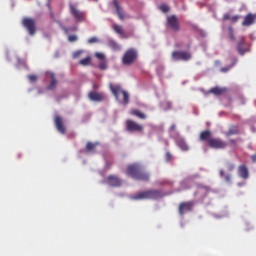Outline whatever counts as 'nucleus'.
I'll return each mask as SVG.
<instances>
[{
	"instance_id": "c03bdc74",
	"label": "nucleus",
	"mask_w": 256,
	"mask_h": 256,
	"mask_svg": "<svg viewBox=\"0 0 256 256\" xmlns=\"http://www.w3.org/2000/svg\"><path fill=\"white\" fill-rule=\"evenodd\" d=\"M230 143H235V140H230Z\"/></svg>"
},
{
	"instance_id": "20e7f679",
	"label": "nucleus",
	"mask_w": 256,
	"mask_h": 256,
	"mask_svg": "<svg viewBox=\"0 0 256 256\" xmlns=\"http://www.w3.org/2000/svg\"><path fill=\"white\" fill-rule=\"evenodd\" d=\"M22 25H23V27H25V29H27L29 35H31V36L35 35V33L37 31V25L35 23V19L27 18V17L23 18Z\"/></svg>"
},
{
	"instance_id": "c85d7f7f",
	"label": "nucleus",
	"mask_w": 256,
	"mask_h": 256,
	"mask_svg": "<svg viewBox=\"0 0 256 256\" xmlns=\"http://www.w3.org/2000/svg\"><path fill=\"white\" fill-rule=\"evenodd\" d=\"M172 160H173V155L171 154V152H166V154H165V161H167V163H169Z\"/></svg>"
},
{
	"instance_id": "7c9ffc66",
	"label": "nucleus",
	"mask_w": 256,
	"mask_h": 256,
	"mask_svg": "<svg viewBox=\"0 0 256 256\" xmlns=\"http://www.w3.org/2000/svg\"><path fill=\"white\" fill-rule=\"evenodd\" d=\"M160 11H162V13H169V6L162 4L160 6Z\"/></svg>"
},
{
	"instance_id": "39448f33",
	"label": "nucleus",
	"mask_w": 256,
	"mask_h": 256,
	"mask_svg": "<svg viewBox=\"0 0 256 256\" xmlns=\"http://www.w3.org/2000/svg\"><path fill=\"white\" fill-rule=\"evenodd\" d=\"M172 59L174 61H189L191 59V53L187 51H174L172 53Z\"/></svg>"
},
{
	"instance_id": "f704fd0d",
	"label": "nucleus",
	"mask_w": 256,
	"mask_h": 256,
	"mask_svg": "<svg viewBox=\"0 0 256 256\" xmlns=\"http://www.w3.org/2000/svg\"><path fill=\"white\" fill-rule=\"evenodd\" d=\"M229 37L232 41H235V34H233V28H229Z\"/></svg>"
},
{
	"instance_id": "c9c22d12",
	"label": "nucleus",
	"mask_w": 256,
	"mask_h": 256,
	"mask_svg": "<svg viewBox=\"0 0 256 256\" xmlns=\"http://www.w3.org/2000/svg\"><path fill=\"white\" fill-rule=\"evenodd\" d=\"M230 19H231L232 23H237V21H239V16L236 15V16L231 17Z\"/></svg>"
},
{
	"instance_id": "f8f14e48",
	"label": "nucleus",
	"mask_w": 256,
	"mask_h": 256,
	"mask_svg": "<svg viewBox=\"0 0 256 256\" xmlns=\"http://www.w3.org/2000/svg\"><path fill=\"white\" fill-rule=\"evenodd\" d=\"M54 123L57 131H59V133H61L62 135H65L67 130L65 129V125L63 124V118H61V116L59 115H56L54 118Z\"/></svg>"
},
{
	"instance_id": "5701e85b",
	"label": "nucleus",
	"mask_w": 256,
	"mask_h": 256,
	"mask_svg": "<svg viewBox=\"0 0 256 256\" xmlns=\"http://www.w3.org/2000/svg\"><path fill=\"white\" fill-rule=\"evenodd\" d=\"M231 135H239V127H230V129L226 132V137H231Z\"/></svg>"
},
{
	"instance_id": "a878e982",
	"label": "nucleus",
	"mask_w": 256,
	"mask_h": 256,
	"mask_svg": "<svg viewBox=\"0 0 256 256\" xmlns=\"http://www.w3.org/2000/svg\"><path fill=\"white\" fill-rule=\"evenodd\" d=\"M91 61H92L91 56H87L86 58L81 59L79 61V65H81L82 67H89V65H91Z\"/></svg>"
},
{
	"instance_id": "9b49d317",
	"label": "nucleus",
	"mask_w": 256,
	"mask_h": 256,
	"mask_svg": "<svg viewBox=\"0 0 256 256\" xmlns=\"http://www.w3.org/2000/svg\"><path fill=\"white\" fill-rule=\"evenodd\" d=\"M88 99L96 103H101V101H105V94L99 93L97 91H91L88 94Z\"/></svg>"
},
{
	"instance_id": "ea45409f",
	"label": "nucleus",
	"mask_w": 256,
	"mask_h": 256,
	"mask_svg": "<svg viewBox=\"0 0 256 256\" xmlns=\"http://www.w3.org/2000/svg\"><path fill=\"white\" fill-rule=\"evenodd\" d=\"M176 125L175 124H172L171 126H170V131H175V129H176Z\"/></svg>"
},
{
	"instance_id": "a19ab883",
	"label": "nucleus",
	"mask_w": 256,
	"mask_h": 256,
	"mask_svg": "<svg viewBox=\"0 0 256 256\" xmlns=\"http://www.w3.org/2000/svg\"><path fill=\"white\" fill-rule=\"evenodd\" d=\"M93 89L94 91H97V89H99V86L97 84H93Z\"/></svg>"
},
{
	"instance_id": "9d476101",
	"label": "nucleus",
	"mask_w": 256,
	"mask_h": 256,
	"mask_svg": "<svg viewBox=\"0 0 256 256\" xmlns=\"http://www.w3.org/2000/svg\"><path fill=\"white\" fill-rule=\"evenodd\" d=\"M167 23L172 31H179L181 29L179 26V19L175 15L168 17Z\"/></svg>"
},
{
	"instance_id": "aec40b11",
	"label": "nucleus",
	"mask_w": 256,
	"mask_h": 256,
	"mask_svg": "<svg viewBox=\"0 0 256 256\" xmlns=\"http://www.w3.org/2000/svg\"><path fill=\"white\" fill-rule=\"evenodd\" d=\"M211 131L205 130L200 133V141H207L209 143V140H211Z\"/></svg>"
},
{
	"instance_id": "58836bf2",
	"label": "nucleus",
	"mask_w": 256,
	"mask_h": 256,
	"mask_svg": "<svg viewBox=\"0 0 256 256\" xmlns=\"http://www.w3.org/2000/svg\"><path fill=\"white\" fill-rule=\"evenodd\" d=\"M250 159L252 160V163H256V154L251 155Z\"/></svg>"
},
{
	"instance_id": "a211bd4d",
	"label": "nucleus",
	"mask_w": 256,
	"mask_h": 256,
	"mask_svg": "<svg viewBox=\"0 0 256 256\" xmlns=\"http://www.w3.org/2000/svg\"><path fill=\"white\" fill-rule=\"evenodd\" d=\"M51 81L49 83V85L47 86L48 91H53V89H55V87H57V78L55 77V73H49L48 74Z\"/></svg>"
},
{
	"instance_id": "bb28decb",
	"label": "nucleus",
	"mask_w": 256,
	"mask_h": 256,
	"mask_svg": "<svg viewBox=\"0 0 256 256\" xmlns=\"http://www.w3.org/2000/svg\"><path fill=\"white\" fill-rule=\"evenodd\" d=\"M109 46L111 47V49H113V51H120L121 50V46L115 41H111L109 43Z\"/></svg>"
},
{
	"instance_id": "412c9836",
	"label": "nucleus",
	"mask_w": 256,
	"mask_h": 256,
	"mask_svg": "<svg viewBox=\"0 0 256 256\" xmlns=\"http://www.w3.org/2000/svg\"><path fill=\"white\" fill-rule=\"evenodd\" d=\"M112 29L117 33L118 35H121L122 37H125V30L123 29V26L119 24H113Z\"/></svg>"
},
{
	"instance_id": "473e14b6",
	"label": "nucleus",
	"mask_w": 256,
	"mask_h": 256,
	"mask_svg": "<svg viewBox=\"0 0 256 256\" xmlns=\"http://www.w3.org/2000/svg\"><path fill=\"white\" fill-rule=\"evenodd\" d=\"M28 79H29L30 83H35V81H37V75L31 74L28 76Z\"/></svg>"
},
{
	"instance_id": "4c0bfd02",
	"label": "nucleus",
	"mask_w": 256,
	"mask_h": 256,
	"mask_svg": "<svg viewBox=\"0 0 256 256\" xmlns=\"http://www.w3.org/2000/svg\"><path fill=\"white\" fill-rule=\"evenodd\" d=\"M223 19H224V21H229V19H231V15L225 14Z\"/></svg>"
},
{
	"instance_id": "4468645a",
	"label": "nucleus",
	"mask_w": 256,
	"mask_h": 256,
	"mask_svg": "<svg viewBox=\"0 0 256 256\" xmlns=\"http://www.w3.org/2000/svg\"><path fill=\"white\" fill-rule=\"evenodd\" d=\"M256 20V14L249 13L244 17V20L242 22L243 27H250V25H253Z\"/></svg>"
},
{
	"instance_id": "423d86ee",
	"label": "nucleus",
	"mask_w": 256,
	"mask_h": 256,
	"mask_svg": "<svg viewBox=\"0 0 256 256\" xmlns=\"http://www.w3.org/2000/svg\"><path fill=\"white\" fill-rule=\"evenodd\" d=\"M126 130L129 131L130 133H134L135 131L141 133V131H143V125H140L139 123L133 120H127Z\"/></svg>"
},
{
	"instance_id": "0eeeda50",
	"label": "nucleus",
	"mask_w": 256,
	"mask_h": 256,
	"mask_svg": "<svg viewBox=\"0 0 256 256\" xmlns=\"http://www.w3.org/2000/svg\"><path fill=\"white\" fill-rule=\"evenodd\" d=\"M106 185L109 187H121L123 185V180L116 175H110L105 179Z\"/></svg>"
},
{
	"instance_id": "37998d69",
	"label": "nucleus",
	"mask_w": 256,
	"mask_h": 256,
	"mask_svg": "<svg viewBox=\"0 0 256 256\" xmlns=\"http://www.w3.org/2000/svg\"><path fill=\"white\" fill-rule=\"evenodd\" d=\"M148 193H157V191H148Z\"/></svg>"
},
{
	"instance_id": "f257e3e1",
	"label": "nucleus",
	"mask_w": 256,
	"mask_h": 256,
	"mask_svg": "<svg viewBox=\"0 0 256 256\" xmlns=\"http://www.w3.org/2000/svg\"><path fill=\"white\" fill-rule=\"evenodd\" d=\"M127 175L138 181H149V175L143 171V167L139 164H131L127 167Z\"/></svg>"
},
{
	"instance_id": "4be33fe9",
	"label": "nucleus",
	"mask_w": 256,
	"mask_h": 256,
	"mask_svg": "<svg viewBox=\"0 0 256 256\" xmlns=\"http://www.w3.org/2000/svg\"><path fill=\"white\" fill-rule=\"evenodd\" d=\"M177 145L182 151H189V146L187 145V142H185V140L178 139Z\"/></svg>"
},
{
	"instance_id": "2eb2a0df",
	"label": "nucleus",
	"mask_w": 256,
	"mask_h": 256,
	"mask_svg": "<svg viewBox=\"0 0 256 256\" xmlns=\"http://www.w3.org/2000/svg\"><path fill=\"white\" fill-rule=\"evenodd\" d=\"M245 46V37L242 36L237 43V51L239 55H245L247 51H249L247 48H245Z\"/></svg>"
},
{
	"instance_id": "f3484780",
	"label": "nucleus",
	"mask_w": 256,
	"mask_h": 256,
	"mask_svg": "<svg viewBox=\"0 0 256 256\" xmlns=\"http://www.w3.org/2000/svg\"><path fill=\"white\" fill-rule=\"evenodd\" d=\"M113 5L116 9V13H117L120 21H123L125 19V14L123 13L121 6H119V2L117 0H113Z\"/></svg>"
},
{
	"instance_id": "1a4fd4ad",
	"label": "nucleus",
	"mask_w": 256,
	"mask_h": 256,
	"mask_svg": "<svg viewBox=\"0 0 256 256\" xmlns=\"http://www.w3.org/2000/svg\"><path fill=\"white\" fill-rule=\"evenodd\" d=\"M69 7H70V13L71 15L74 16V19H76V21H83V19H85V13L77 9L75 4L70 3Z\"/></svg>"
},
{
	"instance_id": "6e6552de",
	"label": "nucleus",
	"mask_w": 256,
	"mask_h": 256,
	"mask_svg": "<svg viewBox=\"0 0 256 256\" xmlns=\"http://www.w3.org/2000/svg\"><path fill=\"white\" fill-rule=\"evenodd\" d=\"M208 145L211 149H225V147H227V143L219 138L208 140Z\"/></svg>"
},
{
	"instance_id": "f03ea898",
	"label": "nucleus",
	"mask_w": 256,
	"mask_h": 256,
	"mask_svg": "<svg viewBox=\"0 0 256 256\" xmlns=\"http://www.w3.org/2000/svg\"><path fill=\"white\" fill-rule=\"evenodd\" d=\"M109 87L117 101H122L123 105H129V92L123 90L119 84H110Z\"/></svg>"
},
{
	"instance_id": "7ed1b4c3",
	"label": "nucleus",
	"mask_w": 256,
	"mask_h": 256,
	"mask_svg": "<svg viewBox=\"0 0 256 256\" xmlns=\"http://www.w3.org/2000/svg\"><path fill=\"white\" fill-rule=\"evenodd\" d=\"M137 57V50L130 48L124 53L122 57V63L123 65H133V63L137 61Z\"/></svg>"
},
{
	"instance_id": "ddd939ff",
	"label": "nucleus",
	"mask_w": 256,
	"mask_h": 256,
	"mask_svg": "<svg viewBox=\"0 0 256 256\" xmlns=\"http://www.w3.org/2000/svg\"><path fill=\"white\" fill-rule=\"evenodd\" d=\"M95 58L100 61L98 64L99 69L101 71H105V69H107V59H105V54L101 52H96Z\"/></svg>"
},
{
	"instance_id": "6ab92c4d",
	"label": "nucleus",
	"mask_w": 256,
	"mask_h": 256,
	"mask_svg": "<svg viewBox=\"0 0 256 256\" xmlns=\"http://www.w3.org/2000/svg\"><path fill=\"white\" fill-rule=\"evenodd\" d=\"M220 177L227 183L228 185H231L233 183V175L231 174H225L224 170H220Z\"/></svg>"
},
{
	"instance_id": "dca6fc26",
	"label": "nucleus",
	"mask_w": 256,
	"mask_h": 256,
	"mask_svg": "<svg viewBox=\"0 0 256 256\" xmlns=\"http://www.w3.org/2000/svg\"><path fill=\"white\" fill-rule=\"evenodd\" d=\"M238 175L242 179H249V168L245 164L238 167Z\"/></svg>"
},
{
	"instance_id": "e433bc0d",
	"label": "nucleus",
	"mask_w": 256,
	"mask_h": 256,
	"mask_svg": "<svg viewBox=\"0 0 256 256\" xmlns=\"http://www.w3.org/2000/svg\"><path fill=\"white\" fill-rule=\"evenodd\" d=\"M97 41H99V39L92 37L88 40V43H97Z\"/></svg>"
},
{
	"instance_id": "c756f323",
	"label": "nucleus",
	"mask_w": 256,
	"mask_h": 256,
	"mask_svg": "<svg viewBox=\"0 0 256 256\" xmlns=\"http://www.w3.org/2000/svg\"><path fill=\"white\" fill-rule=\"evenodd\" d=\"M81 55H83V50H78L73 53V59H79V57H81Z\"/></svg>"
},
{
	"instance_id": "cd10ccee",
	"label": "nucleus",
	"mask_w": 256,
	"mask_h": 256,
	"mask_svg": "<svg viewBox=\"0 0 256 256\" xmlns=\"http://www.w3.org/2000/svg\"><path fill=\"white\" fill-rule=\"evenodd\" d=\"M236 63H237V59L230 66L221 68V72L222 73H227V71H229V69L235 67Z\"/></svg>"
},
{
	"instance_id": "393cba45",
	"label": "nucleus",
	"mask_w": 256,
	"mask_h": 256,
	"mask_svg": "<svg viewBox=\"0 0 256 256\" xmlns=\"http://www.w3.org/2000/svg\"><path fill=\"white\" fill-rule=\"evenodd\" d=\"M131 115L138 117V119H147V115H145V113H143L137 109L131 110Z\"/></svg>"
},
{
	"instance_id": "2f4dec72",
	"label": "nucleus",
	"mask_w": 256,
	"mask_h": 256,
	"mask_svg": "<svg viewBox=\"0 0 256 256\" xmlns=\"http://www.w3.org/2000/svg\"><path fill=\"white\" fill-rule=\"evenodd\" d=\"M95 147H96V145L91 142H88L86 145L87 151H93V149H95Z\"/></svg>"
},
{
	"instance_id": "b1692460",
	"label": "nucleus",
	"mask_w": 256,
	"mask_h": 256,
	"mask_svg": "<svg viewBox=\"0 0 256 256\" xmlns=\"http://www.w3.org/2000/svg\"><path fill=\"white\" fill-rule=\"evenodd\" d=\"M209 93H212L213 95H223V93H225V89L216 86L212 89H210Z\"/></svg>"
},
{
	"instance_id": "72a5a7b5",
	"label": "nucleus",
	"mask_w": 256,
	"mask_h": 256,
	"mask_svg": "<svg viewBox=\"0 0 256 256\" xmlns=\"http://www.w3.org/2000/svg\"><path fill=\"white\" fill-rule=\"evenodd\" d=\"M68 40L70 41V43H75V41H77V36L76 35H70L68 37Z\"/></svg>"
},
{
	"instance_id": "79ce46f5",
	"label": "nucleus",
	"mask_w": 256,
	"mask_h": 256,
	"mask_svg": "<svg viewBox=\"0 0 256 256\" xmlns=\"http://www.w3.org/2000/svg\"><path fill=\"white\" fill-rule=\"evenodd\" d=\"M216 65H221V61L217 60L216 62Z\"/></svg>"
}]
</instances>
